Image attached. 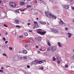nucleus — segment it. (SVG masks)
I'll use <instances>...</instances> for the list:
<instances>
[{"label":"nucleus","instance_id":"412c9836","mask_svg":"<svg viewBox=\"0 0 74 74\" xmlns=\"http://www.w3.org/2000/svg\"><path fill=\"white\" fill-rule=\"evenodd\" d=\"M58 45L59 47H62V46L61 45H60V42H58Z\"/></svg>","mask_w":74,"mask_h":74},{"label":"nucleus","instance_id":"58836bf2","mask_svg":"<svg viewBox=\"0 0 74 74\" xmlns=\"http://www.w3.org/2000/svg\"><path fill=\"white\" fill-rule=\"evenodd\" d=\"M19 38H23V36H20Z\"/></svg>","mask_w":74,"mask_h":74},{"label":"nucleus","instance_id":"09e8293b","mask_svg":"<svg viewBox=\"0 0 74 74\" xmlns=\"http://www.w3.org/2000/svg\"><path fill=\"white\" fill-rule=\"evenodd\" d=\"M21 23H22V24H24L25 23V22H23Z\"/></svg>","mask_w":74,"mask_h":74},{"label":"nucleus","instance_id":"c85d7f7f","mask_svg":"<svg viewBox=\"0 0 74 74\" xmlns=\"http://www.w3.org/2000/svg\"><path fill=\"white\" fill-rule=\"evenodd\" d=\"M34 25H36L35 24H37V21H34Z\"/></svg>","mask_w":74,"mask_h":74},{"label":"nucleus","instance_id":"4be33fe9","mask_svg":"<svg viewBox=\"0 0 74 74\" xmlns=\"http://www.w3.org/2000/svg\"><path fill=\"white\" fill-rule=\"evenodd\" d=\"M56 60V59L55 58V57H54L53 58V61H55Z\"/></svg>","mask_w":74,"mask_h":74},{"label":"nucleus","instance_id":"1a4fd4ad","mask_svg":"<svg viewBox=\"0 0 74 74\" xmlns=\"http://www.w3.org/2000/svg\"><path fill=\"white\" fill-rule=\"evenodd\" d=\"M54 32H55V33H59V30L57 29L54 28Z\"/></svg>","mask_w":74,"mask_h":74},{"label":"nucleus","instance_id":"ea45409f","mask_svg":"<svg viewBox=\"0 0 74 74\" xmlns=\"http://www.w3.org/2000/svg\"><path fill=\"white\" fill-rule=\"evenodd\" d=\"M23 58L24 59H26V57H23Z\"/></svg>","mask_w":74,"mask_h":74},{"label":"nucleus","instance_id":"c03bdc74","mask_svg":"<svg viewBox=\"0 0 74 74\" xmlns=\"http://www.w3.org/2000/svg\"><path fill=\"white\" fill-rule=\"evenodd\" d=\"M1 69H2V70H3V69H4V67H1Z\"/></svg>","mask_w":74,"mask_h":74},{"label":"nucleus","instance_id":"8fccbe9b","mask_svg":"<svg viewBox=\"0 0 74 74\" xmlns=\"http://www.w3.org/2000/svg\"><path fill=\"white\" fill-rule=\"evenodd\" d=\"M19 53H22V51H20L19 52Z\"/></svg>","mask_w":74,"mask_h":74},{"label":"nucleus","instance_id":"f257e3e1","mask_svg":"<svg viewBox=\"0 0 74 74\" xmlns=\"http://www.w3.org/2000/svg\"><path fill=\"white\" fill-rule=\"evenodd\" d=\"M45 14L46 16L49 18H54V19L56 18V16L52 15L51 13L46 12H45Z\"/></svg>","mask_w":74,"mask_h":74},{"label":"nucleus","instance_id":"ddd939ff","mask_svg":"<svg viewBox=\"0 0 74 74\" xmlns=\"http://www.w3.org/2000/svg\"><path fill=\"white\" fill-rule=\"evenodd\" d=\"M52 0H50V1H51L52 3H53L54 4H57V2L56 1H52Z\"/></svg>","mask_w":74,"mask_h":74},{"label":"nucleus","instance_id":"c756f323","mask_svg":"<svg viewBox=\"0 0 74 74\" xmlns=\"http://www.w3.org/2000/svg\"><path fill=\"white\" fill-rule=\"evenodd\" d=\"M65 68H67L68 67V65L66 64L65 66Z\"/></svg>","mask_w":74,"mask_h":74},{"label":"nucleus","instance_id":"e2e57ef3","mask_svg":"<svg viewBox=\"0 0 74 74\" xmlns=\"http://www.w3.org/2000/svg\"><path fill=\"white\" fill-rule=\"evenodd\" d=\"M36 19H37V20L38 19V18H37Z\"/></svg>","mask_w":74,"mask_h":74},{"label":"nucleus","instance_id":"37998d69","mask_svg":"<svg viewBox=\"0 0 74 74\" xmlns=\"http://www.w3.org/2000/svg\"><path fill=\"white\" fill-rule=\"evenodd\" d=\"M35 27H36V25H35V26L33 28V29H35Z\"/></svg>","mask_w":74,"mask_h":74},{"label":"nucleus","instance_id":"4468645a","mask_svg":"<svg viewBox=\"0 0 74 74\" xmlns=\"http://www.w3.org/2000/svg\"><path fill=\"white\" fill-rule=\"evenodd\" d=\"M60 24H61V25H65L64 23V22H63V21H62V20H61L60 21Z\"/></svg>","mask_w":74,"mask_h":74},{"label":"nucleus","instance_id":"7ed1b4c3","mask_svg":"<svg viewBox=\"0 0 74 74\" xmlns=\"http://www.w3.org/2000/svg\"><path fill=\"white\" fill-rule=\"evenodd\" d=\"M9 5L11 7H15L16 6V3L13 2H10Z\"/></svg>","mask_w":74,"mask_h":74},{"label":"nucleus","instance_id":"680f3d73","mask_svg":"<svg viewBox=\"0 0 74 74\" xmlns=\"http://www.w3.org/2000/svg\"><path fill=\"white\" fill-rule=\"evenodd\" d=\"M38 46H36V48H38Z\"/></svg>","mask_w":74,"mask_h":74},{"label":"nucleus","instance_id":"9b49d317","mask_svg":"<svg viewBox=\"0 0 74 74\" xmlns=\"http://www.w3.org/2000/svg\"><path fill=\"white\" fill-rule=\"evenodd\" d=\"M19 4L20 5H23L25 4V3L23 1H21Z\"/></svg>","mask_w":74,"mask_h":74},{"label":"nucleus","instance_id":"0eeeda50","mask_svg":"<svg viewBox=\"0 0 74 74\" xmlns=\"http://www.w3.org/2000/svg\"><path fill=\"white\" fill-rule=\"evenodd\" d=\"M22 52L24 54H27V51L25 50H23L22 51Z\"/></svg>","mask_w":74,"mask_h":74},{"label":"nucleus","instance_id":"f8f14e48","mask_svg":"<svg viewBox=\"0 0 74 74\" xmlns=\"http://www.w3.org/2000/svg\"><path fill=\"white\" fill-rule=\"evenodd\" d=\"M28 40H29L30 42H32V43H33V42H34V40H33L32 39H28Z\"/></svg>","mask_w":74,"mask_h":74},{"label":"nucleus","instance_id":"6e6552de","mask_svg":"<svg viewBox=\"0 0 74 74\" xmlns=\"http://www.w3.org/2000/svg\"><path fill=\"white\" fill-rule=\"evenodd\" d=\"M64 8L65 9H66V10H67L68 9H69V6L68 5H66L64 6Z\"/></svg>","mask_w":74,"mask_h":74},{"label":"nucleus","instance_id":"49530a36","mask_svg":"<svg viewBox=\"0 0 74 74\" xmlns=\"http://www.w3.org/2000/svg\"><path fill=\"white\" fill-rule=\"evenodd\" d=\"M27 67L28 68H30V66H29V65H27Z\"/></svg>","mask_w":74,"mask_h":74},{"label":"nucleus","instance_id":"a18cd8bd","mask_svg":"<svg viewBox=\"0 0 74 74\" xmlns=\"http://www.w3.org/2000/svg\"><path fill=\"white\" fill-rule=\"evenodd\" d=\"M8 42V41H7L5 42V44H7Z\"/></svg>","mask_w":74,"mask_h":74},{"label":"nucleus","instance_id":"4d7b16f0","mask_svg":"<svg viewBox=\"0 0 74 74\" xmlns=\"http://www.w3.org/2000/svg\"><path fill=\"white\" fill-rule=\"evenodd\" d=\"M39 50H40V51H42V49H40Z\"/></svg>","mask_w":74,"mask_h":74},{"label":"nucleus","instance_id":"c9c22d12","mask_svg":"<svg viewBox=\"0 0 74 74\" xmlns=\"http://www.w3.org/2000/svg\"><path fill=\"white\" fill-rule=\"evenodd\" d=\"M19 11V9L18 10H16L15 12H18Z\"/></svg>","mask_w":74,"mask_h":74},{"label":"nucleus","instance_id":"e433bc0d","mask_svg":"<svg viewBox=\"0 0 74 74\" xmlns=\"http://www.w3.org/2000/svg\"><path fill=\"white\" fill-rule=\"evenodd\" d=\"M9 49L10 50H12V48L11 47H9Z\"/></svg>","mask_w":74,"mask_h":74},{"label":"nucleus","instance_id":"dca6fc26","mask_svg":"<svg viewBox=\"0 0 74 74\" xmlns=\"http://www.w3.org/2000/svg\"><path fill=\"white\" fill-rule=\"evenodd\" d=\"M15 22H16V24H18L19 23V20H15Z\"/></svg>","mask_w":74,"mask_h":74},{"label":"nucleus","instance_id":"f03ea898","mask_svg":"<svg viewBox=\"0 0 74 74\" xmlns=\"http://www.w3.org/2000/svg\"><path fill=\"white\" fill-rule=\"evenodd\" d=\"M41 30V29L38 30L37 31V33L38 34H40V35H42V36H43V35H44V34H45L46 33V32H42Z\"/></svg>","mask_w":74,"mask_h":74},{"label":"nucleus","instance_id":"cd10ccee","mask_svg":"<svg viewBox=\"0 0 74 74\" xmlns=\"http://www.w3.org/2000/svg\"><path fill=\"white\" fill-rule=\"evenodd\" d=\"M42 63V61H38V64H41Z\"/></svg>","mask_w":74,"mask_h":74},{"label":"nucleus","instance_id":"f3484780","mask_svg":"<svg viewBox=\"0 0 74 74\" xmlns=\"http://www.w3.org/2000/svg\"><path fill=\"white\" fill-rule=\"evenodd\" d=\"M68 34L69 35V38H70V37H71V34L70 33H68Z\"/></svg>","mask_w":74,"mask_h":74},{"label":"nucleus","instance_id":"5701e85b","mask_svg":"<svg viewBox=\"0 0 74 74\" xmlns=\"http://www.w3.org/2000/svg\"><path fill=\"white\" fill-rule=\"evenodd\" d=\"M47 45H49L50 47H51V43H50V42H48Z\"/></svg>","mask_w":74,"mask_h":74},{"label":"nucleus","instance_id":"de8ad7c7","mask_svg":"<svg viewBox=\"0 0 74 74\" xmlns=\"http://www.w3.org/2000/svg\"><path fill=\"white\" fill-rule=\"evenodd\" d=\"M30 25V23H27V25L28 26H29V25Z\"/></svg>","mask_w":74,"mask_h":74},{"label":"nucleus","instance_id":"bf43d9fd","mask_svg":"<svg viewBox=\"0 0 74 74\" xmlns=\"http://www.w3.org/2000/svg\"><path fill=\"white\" fill-rule=\"evenodd\" d=\"M25 9H24L22 10V11H25Z\"/></svg>","mask_w":74,"mask_h":74},{"label":"nucleus","instance_id":"79ce46f5","mask_svg":"<svg viewBox=\"0 0 74 74\" xmlns=\"http://www.w3.org/2000/svg\"><path fill=\"white\" fill-rule=\"evenodd\" d=\"M29 32H33V31H32V30H30L29 31Z\"/></svg>","mask_w":74,"mask_h":74},{"label":"nucleus","instance_id":"9d476101","mask_svg":"<svg viewBox=\"0 0 74 74\" xmlns=\"http://www.w3.org/2000/svg\"><path fill=\"white\" fill-rule=\"evenodd\" d=\"M14 59L15 60H18L19 59V57L18 56H15L14 58Z\"/></svg>","mask_w":74,"mask_h":74},{"label":"nucleus","instance_id":"20e7f679","mask_svg":"<svg viewBox=\"0 0 74 74\" xmlns=\"http://www.w3.org/2000/svg\"><path fill=\"white\" fill-rule=\"evenodd\" d=\"M32 63L33 64H34L35 65L38 64V61L37 60H34V61L32 62Z\"/></svg>","mask_w":74,"mask_h":74},{"label":"nucleus","instance_id":"13d9d810","mask_svg":"<svg viewBox=\"0 0 74 74\" xmlns=\"http://www.w3.org/2000/svg\"><path fill=\"white\" fill-rule=\"evenodd\" d=\"M1 2H2V1H1V0L0 1V4H1Z\"/></svg>","mask_w":74,"mask_h":74},{"label":"nucleus","instance_id":"a19ab883","mask_svg":"<svg viewBox=\"0 0 74 74\" xmlns=\"http://www.w3.org/2000/svg\"><path fill=\"white\" fill-rule=\"evenodd\" d=\"M71 8H72V10H74V8L73 7H71Z\"/></svg>","mask_w":74,"mask_h":74},{"label":"nucleus","instance_id":"bb28decb","mask_svg":"<svg viewBox=\"0 0 74 74\" xmlns=\"http://www.w3.org/2000/svg\"><path fill=\"white\" fill-rule=\"evenodd\" d=\"M3 26H4L5 27H7L8 26H7V25H6L5 24H4Z\"/></svg>","mask_w":74,"mask_h":74},{"label":"nucleus","instance_id":"473e14b6","mask_svg":"<svg viewBox=\"0 0 74 74\" xmlns=\"http://www.w3.org/2000/svg\"><path fill=\"white\" fill-rule=\"evenodd\" d=\"M3 40L5 41V37L3 38Z\"/></svg>","mask_w":74,"mask_h":74},{"label":"nucleus","instance_id":"052dcab7","mask_svg":"<svg viewBox=\"0 0 74 74\" xmlns=\"http://www.w3.org/2000/svg\"><path fill=\"white\" fill-rule=\"evenodd\" d=\"M28 21V22H30V19Z\"/></svg>","mask_w":74,"mask_h":74},{"label":"nucleus","instance_id":"f704fd0d","mask_svg":"<svg viewBox=\"0 0 74 74\" xmlns=\"http://www.w3.org/2000/svg\"><path fill=\"white\" fill-rule=\"evenodd\" d=\"M5 35H6V36H7V35H8V32H5Z\"/></svg>","mask_w":74,"mask_h":74},{"label":"nucleus","instance_id":"72a5a7b5","mask_svg":"<svg viewBox=\"0 0 74 74\" xmlns=\"http://www.w3.org/2000/svg\"><path fill=\"white\" fill-rule=\"evenodd\" d=\"M0 72L1 73H3L4 72L3 71L1 70H0Z\"/></svg>","mask_w":74,"mask_h":74},{"label":"nucleus","instance_id":"3c124183","mask_svg":"<svg viewBox=\"0 0 74 74\" xmlns=\"http://www.w3.org/2000/svg\"><path fill=\"white\" fill-rule=\"evenodd\" d=\"M27 46H28V45H25V47H27Z\"/></svg>","mask_w":74,"mask_h":74},{"label":"nucleus","instance_id":"4c0bfd02","mask_svg":"<svg viewBox=\"0 0 74 74\" xmlns=\"http://www.w3.org/2000/svg\"><path fill=\"white\" fill-rule=\"evenodd\" d=\"M40 69H42V70H43L44 69V67H41V68H40Z\"/></svg>","mask_w":74,"mask_h":74},{"label":"nucleus","instance_id":"a878e982","mask_svg":"<svg viewBox=\"0 0 74 74\" xmlns=\"http://www.w3.org/2000/svg\"><path fill=\"white\" fill-rule=\"evenodd\" d=\"M32 7V5H27V8H29V7Z\"/></svg>","mask_w":74,"mask_h":74},{"label":"nucleus","instance_id":"864d4df0","mask_svg":"<svg viewBox=\"0 0 74 74\" xmlns=\"http://www.w3.org/2000/svg\"><path fill=\"white\" fill-rule=\"evenodd\" d=\"M2 23H0V25H2Z\"/></svg>","mask_w":74,"mask_h":74},{"label":"nucleus","instance_id":"5fc2aeb1","mask_svg":"<svg viewBox=\"0 0 74 74\" xmlns=\"http://www.w3.org/2000/svg\"><path fill=\"white\" fill-rule=\"evenodd\" d=\"M22 57H20V59L22 60Z\"/></svg>","mask_w":74,"mask_h":74},{"label":"nucleus","instance_id":"a211bd4d","mask_svg":"<svg viewBox=\"0 0 74 74\" xmlns=\"http://www.w3.org/2000/svg\"><path fill=\"white\" fill-rule=\"evenodd\" d=\"M47 50L48 51H51V49L50 47H48L47 48Z\"/></svg>","mask_w":74,"mask_h":74},{"label":"nucleus","instance_id":"393cba45","mask_svg":"<svg viewBox=\"0 0 74 74\" xmlns=\"http://www.w3.org/2000/svg\"><path fill=\"white\" fill-rule=\"evenodd\" d=\"M28 2L27 0H25L24 1V3H25V4H26V3H27Z\"/></svg>","mask_w":74,"mask_h":74},{"label":"nucleus","instance_id":"423d86ee","mask_svg":"<svg viewBox=\"0 0 74 74\" xmlns=\"http://www.w3.org/2000/svg\"><path fill=\"white\" fill-rule=\"evenodd\" d=\"M61 59V58L60 57H58L56 58V60H57V62L58 64H60V60Z\"/></svg>","mask_w":74,"mask_h":74},{"label":"nucleus","instance_id":"338daca9","mask_svg":"<svg viewBox=\"0 0 74 74\" xmlns=\"http://www.w3.org/2000/svg\"><path fill=\"white\" fill-rule=\"evenodd\" d=\"M20 11H22V10H20Z\"/></svg>","mask_w":74,"mask_h":74},{"label":"nucleus","instance_id":"2f4dec72","mask_svg":"<svg viewBox=\"0 0 74 74\" xmlns=\"http://www.w3.org/2000/svg\"><path fill=\"white\" fill-rule=\"evenodd\" d=\"M3 56H7V55L5 53H4L3 54Z\"/></svg>","mask_w":74,"mask_h":74},{"label":"nucleus","instance_id":"0e129e2a","mask_svg":"<svg viewBox=\"0 0 74 74\" xmlns=\"http://www.w3.org/2000/svg\"><path fill=\"white\" fill-rule=\"evenodd\" d=\"M42 0H39V1H42Z\"/></svg>","mask_w":74,"mask_h":74},{"label":"nucleus","instance_id":"aec40b11","mask_svg":"<svg viewBox=\"0 0 74 74\" xmlns=\"http://www.w3.org/2000/svg\"><path fill=\"white\" fill-rule=\"evenodd\" d=\"M50 30L51 32H54L55 31V29H53L52 28L50 29Z\"/></svg>","mask_w":74,"mask_h":74},{"label":"nucleus","instance_id":"69168bd1","mask_svg":"<svg viewBox=\"0 0 74 74\" xmlns=\"http://www.w3.org/2000/svg\"><path fill=\"white\" fill-rule=\"evenodd\" d=\"M0 36H1V33H0Z\"/></svg>","mask_w":74,"mask_h":74},{"label":"nucleus","instance_id":"39448f33","mask_svg":"<svg viewBox=\"0 0 74 74\" xmlns=\"http://www.w3.org/2000/svg\"><path fill=\"white\" fill-rule=\"evenodd\" d=\"M51 50L53 52H54L56 50V47L54 46H52L51 47Z\"/></svg>","mask_w":74,"mask_h":74},{"label":"nucleus","instance_id":"7c9ffc66","mask_svg":"<svg viewBox=\"0 0 74 74\" xmlns=\"http://www.w3.org/2000/svg\"><path fill=\"white\" fill-rule=\"evenodd\" d=\"M16 27H18V28H20L21 27V26L19 25H16Z\"/></svg>","mask_w":74,"mask_h":74},{"label":"nucleus","instance_id":"6ab92c4d","mask_svg":"<svg viewBox=\"0 0 74 74\" xmlns=\"http://www.w3.org/2000/svg\"><path fill=\"white\" fill-rule=\"evenodd\" d=\"M40 23H41V24H42L43 25H45V24H46V23L45 22H40Z\"/></svg>","mask_w":74,"mask_h":74},{"label":"nucleus","instance_id":"774afa93","mask_svg":"<svg viewBox=\"0 0 74 74\" xmlns=\"http://www.w3.org/2000/svg\"><path fill=\"white\" fill-rule=\"evenodd\" d=\"M36 3H37V1H36Z\"/></svg>","mask_w":74,"mask_h":74},{"label":"nucleus","instance_id":"6e6d98bb","mask_svg":"<svg viewBox=\"0 0 74 74\" xmlns=\"http://www.w3.org/2000/svg\"><path fill=\"white\" fill-rule=\"evenodd\" d=\"M38 53H40V51H38Z\"/></svg>","mask_w":74,"mask_h":74},{"label":"nucleus","instance_id":"b1692460","mask_svg":"<svg viewBox=\"0 0 74 74\" xmlns=\"http://www.w3.org/2000/svg\"><path fill=\"white\" fill-rule=\"evenodd\" d=\"M24 35L25 36H27L28 35V34H27V33L25 32L24 33Z\"/></svg>","mask_w":74,"mask_h":74},{"label":"nucleus","instance_id":"2eb2a0df","mask_svg":"<svg viewBox=\"0 0 74 74\" xmlns=\"http://www.w3.org/2000/svg\"><path fill=\"white\" fill-rule=\"evenodd\" d=\"M38 41L39 42L40 41H41L42 40V38L40 37H38Z\"/></svg>","mask_w":74,"mask_h":74},{"label":"nucleus","instance_id":"603ef678","mask_svg":"<svg viewBox=\"0 0 74 74\" xmlns=\"http://www.w3.org/2000/svg\"><path fill=\"white\" fill-rule=\"evenodd\" d=\"M65 30H68V28H66Z\"/></svg>","mask_w":74,"mask_h":74}]
</instances>
